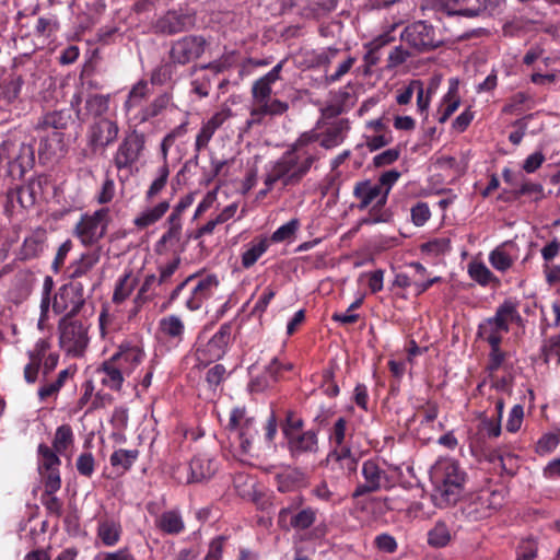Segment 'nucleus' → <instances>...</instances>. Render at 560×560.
<instances>
[{"mask_svg": "<svg viewBox=\"0 0 560 560\" xmlns=\"http://www.w3.org/2000/svg\"><path fill=\"white\" fill-rule=\"evenodd\" d=\"M318 139L319 135L314 131L302 133L275 162L267 174L265 185L268 189H271L277 182H281L284 187L299 185L320 158L315 145Z\"/></svg>", "mask_w": 560, "mask_h": 560, "instance_id": "1", "label": "nucleus"}, {"mask_svg": "<svg viewBox=\"0 0 560 560\" xmlns=\"http://www.w3.org/2000/svg\"><path fill=\"white\" fill-rule=\"evenodd\" d=\"M432 476L436 483L433 494L436 506L455 504L462 497L466 480V472L458 462L453 458L438 460Z\"/></svg>", "mask_w": 560, "mask_h": 560, "instance_id": "2", "label": "nucleus"}, {"mask_svg": "<svg viewBox=\"0 0 560 560\" xmlns=\"http://www.w3.org/2000/svg\"><path fill=\"white\" fill-rule=\"evenodd\" d=\"M522 317L517 304L505 300L500 304L493 316L479 323L477 337L490 345H501L503 336L509 332L511 323H520Z\"/></svg>", "mask_w": 560, "mask_h": 560, "instance_id": "3", "label": "nucleus"}, {"mask_svg": "<svg viewBox=\"0 0 560 560\" xmlns=\"http://www.w3.org/2000/svg\"><path fill=\"white\" fill-rule=\"evenodd\" d=\"M353 197L359 200L357 208L361 211L372 206L369 217L363 219L362 223L375 224L389 220V212L383 210L387 203L386 192H383L380 185H376L371 179L357 182L353 187Z\"/></svg>", "mask_w": 560, "mask_h": 560, "instance_id": "4", "label": "nucleus"}, {"mask_svg": "<svg viewBox=\"0 0 560 560\" xmlns=\"http://www.w3.org/2000/svg\"><path fill=\"white\" fill-rule=\"evenodd\" d=\"M0 162L5 163L11 176L22 177L35 164L34 144L16 138L0 144Z\"/></svg>", "mask_w": 560, "mask_h": 560, "instance_id": "5", "label": "nucleus"}, {"mask_svg": "<svg viewBox=\"0 0 560 560\" xmlns=\"http://www.w3.org/2000/svg\"><path fill=\"white\" fill-rule=\"evenodd\" d=\"M189 287V293L185 299V306L189 311H198L205 301L213 295L219 287V279L215 275L198 277L197 273L188 276L170 294V302H174L183 290Z\"/></svg>", "mask_w": 560, "mask_h": 560, "instance_id": "6", "label": "nucleus"}, {"mask_svg": "<svg viewBox=\"0 0 560 560\" xmlns=\"http://www.w3.org/2000/svg\"><path fill=\"white\" fill-rule=\"evenodd\" d=\"M317 509L304 505V498L296 495L280 509L277 525L284 532H304L310 529L317 520Z\"/></svg>", "mask_w": 560, "mask_h": 560, "instance_id": "7", "label": "nucleus"}, {"mask_svg": "<svg viewBox=\"0 0 560 560\" xmlns=\"http://www.w3.org/2000/svg\"><path fill=\"white\" fill-rule=\"evenodd\" d=\"M74 316L65 315L58 323L59 347L72 358H80L89 346V328Z\"/></svg>", "mask_w": 560, "mask_h": 560, "instance_id": "8", "label": "nucleus"}, {"mask_svg": "<svg viewBox=\"0 0 560 560\" xmlns=\"http://www.w3.org/2000/svg\"><path fill=\"white\" fill-rule=\"evenodd\" d=\"M110 223V211L101 208L92 213H84L73 228V235L85 247L97 245L106 235Z\"/></svg>", "mask_w": 560, "mask_h": 560, "instance_id": "9", "label": "nucleus"}, {"mask_svg": "<svg viewBox=\"0 0 560 560\" xmlns=\"http://www.w3.org/2000/svg\"><path fill=\"white\" fill-rule=\"evenodd\" d=\"M433 9L447 16L475 18L491 15L504 0H429Z\"/></svg>", "mask_w": 560, "mask_h": 560, "instance_id": "10", "label": "nucleus"}, {"mask_svg": "<svg viewBox=\"0 0 560 560\" xmlns=\"http://www.w3.org/2000/svg\"><path fill=\"white\" fill-rule=\"evenodd\" d=\"M144 133L133 129L127 132L113 154V164L117 171L131 172L145 151Z\"/></svg>", "mask_w": 560, "mask_h": 560, "instance_id": "11", "label": "nucleus"}, {"mask_svg": "<svg viewBox=\"0 0 560 560\" xmlns=\"http://www.w3.org/2000/svg\"><path fill=\"white\" fill-rule=\"evenodd\" d=\"M207 39L202 35H185L172 42L168 59L177 67L187 66L198 60L206 51Z\"/></svg>", "mask_w": 560, "mask_h": 560, "instance_id": "12", "label": "nucleus"}, {"mask_svg": "<svg viewBox=\"0 0 560 560\" xmlns=\"http://www.w3.org/2000/svg\"><path fill=\"white\" fill-rule=\"evenodd\" d=\"M84 281H73L63 284L55 295L52 310L57 314L66 313L69 316L78 315L85 304Z\"/></svg>", "mask_w": 560, "mask_h": 560, "instance_id": "13", "label": "nucleus"}, {"mask_svg": "<svg viewBox=\"0 0 560 560\" xmlns=\"http://www.w3.org/2000/svg\"><path fill=\"white\" fill-rule=\"evenodd\" d=\"M401 39L418 52L433 50L443 44L435 28L424 21L408 25L401 33Z\"/></svg>", "mask_w": 560, "mask_h": 560, "instance_id": "14", "label": "nucleus"}, {"mask_svg": "<svg viewBox=\"0 0 560 560\" xmlns=\"http://www.w3.org/2000/svg\"><path fill=\"white\" fill-rule=\"evenodd\" d=\"M117 121L109 118L95 119L88 128L86 144L94 153L105 152L118 138Z\"/></svg>", "mask_w": 560, "mask_h": 560, "instance_id": "15", "label": "nucleus"}, {"mask_svg": "<svg viewBox=\"0 0 560 560\" xmlns=\"http://www.w3.org/2000/svg\"><path fill=\"white\" fill-rule=\"evenodd\" d=\"M361 475L364 481L354 488L352 492L353 499L390 487V480L386 470L374 459L370 458L363 462Z\"/></svg>", "mask_w": 560, "mask_h": 560, "instance_id": "16", "label": "nucleus"}, {"mask_svg": "<svg viewBox=\"0 0 560 560\" xmlns=\"http://www.w3.org/2000/svg\"><path fill=\"white\" fill-rule=\"evenodd\" d=\"M232 323H224L211 339L197 349V359L200 362H212L220 360L226 352L231 341Z\"/></svg>", "mask_w": 560, "mask_h": 560, "instance_id": "17", "label": "nucleus"}, {"mask_svg": "<svg viewBox=\"0 0 560 560\" xmlns=\"http://www.w3.org/2000/svg\"><path fill=\"white\" fill-rule=\"evenodd\" d=\"M326 465L334 472L351 477L357 474L359 457L352 447L331 448L326 456Z\"/></svg>", "mask_w": 560, "mask_h": 560, "instance_id": "18", "label": "nucleus"}, {"mask_svg": "<svg viewBox=\"0 0 560 560\" xmlns=\"http://www.w3.org/2000/svg\"><path fill=\"white\" fill-rule=\"evenodd\" d=\"M154 32L162 35H175L194 27V18L182 11H167L160 16L154 25Z\"/></svg>", "mask_w": 560, "mask_h": 560, "instance_id": "19", "label": "nucleus"}, {"mask_svg": "<svg viewBox=\"0 0 560 560\" xmlns=\"http://www.w3.org/2000/svg\"><path fill=\"white\" fill-rule=\"evenodd\" d=\"M229 429H237L240 428V440L241 447L243 452L248 453L252 448V444L255 438L258 434V430L255 427V421L253 418L245 419V410L241 408H235L231 411L229 423Z\"/></svg>", "mask_w": 560, "mask_h": 560, "instance_id": "20", "label": "nucleus"}, {"mask_svg": "<svg viewBox=\"0 0 560 560\" xmlns=\"http://www.w3.org/2000/svg\"><path fill=\"white\" fill-rule=\"evenodd\" d=\"M231 109L224 108L214 113L208 120L202 122L195 140L196 162L200 151L208 147L215 131L231 117Z\"/></svg>", "mask_w": 560, "mask_h": 560, "instance_id": "21", "label": "nucleus"}, {"mask_svg": "<svg viewBox=\"0 0 560 560\" xmlns=\"http://www.w3.org/2000/svg\"><path fill=\"white\" fill-rule=\"evenodd\" d=\"M186 483L202 482L212 478L218 471L217 460L208 454H198L188 465Z\"/></svg>", "mask_w": 560, "mask_h": 560, "instance_id": "22", "label": "nucleus"}, {"mask_svg": "<svg viewBox=\"0 0 560 560\" xmlns=\"http://www.w3.org/2000/svg\"><path fill=\"white\" fill-rule=\"evenodd\" d=\"M288 450L293 457L304 454H314L318 451V436L314 430L291 434L285 432Z\"/></svg>", "mask_w": 560, "mask_h": 560, "instance_id": "23", "label": "nucleus"}, {"mask_svg": "<svg viewBox=\"0 0 560 560\" xmlns=\"http://www.w3.org/2000/svg\"><path fill=\"white\" fill-rule=\"evenodd\" d=\"M100 259V248L81 254V256L72 261L68 268L70 280L84 281L86 284L90 283L91 278L89 275L98 264Z\"/></svg>", "mask_w": 560, "mask_h": 560, "instance_id": "24", "label": "nucleus"}, {"mask_svg": "<svg viewBox=\"0 0 560 560\" xmlns=\"http://www.w3.org/2000/svg\"><path fill=\"white\" fill-rule=\"evenodd\" d=\"M285 60L279 61L269 72L257 79L252 85V96L254 102L259 105L270 98L272 85L280 80V73Z\"/></svg>", "mask_w": 560, "mask_h": 560, "instance_id": "25", "label": "nucleus"}, {"mask_svg": "<svg viewBox=\"0 0 560 560\" xmlns=\"http://www.w3.org/2000/svg\"><path fill=\"white\" fill-rule=\"evenodd\" d=\"M113 357L124 373L129 376L142 363L145 354L138 346L122 343Z\"/></svg>", "mask_w": 560, "mask_h": 560, "instance_id": "26", "label": "nucleus"}, {"mask_svg": "<svg viewBox=\"0 0 560 560\" xmlns=\"http://www.w3.org/2000/svg\"><path fill=\"white\" fill-rule=\"evenodd\" d=\"M66 152V143L62 131H49L43 136L38 155L40 161H50L63 155Z\"/></svg>", "mask_w": 560, "mask_h": 560, "instance_id": "27", "label": "nucleus"}, {"mask_svg": "<svg viewBox=\"0 0 560 560\" xmlns=\"http://www.w3.org/2000/svg\"><path fill=\"white\" fill-rule=\"evenodd\" d=\"M47 232L45 229L38 228L26 236L19 250V259L31 260L39 257L46 248Z\"/></svg>", "mask_w": 560, "mask_h": 560, "instance_id": "28", "label": "nucleus"}, {"mask_svg": "<svg viewBox=\"0 0 560 560\" xmlns=\"http://www.w3.org/2000/svg\"><path fill=\"white\" fill-rule=\"evenodd\" d=\"M459 105V81L452 78L448 80V90L443 96L436 113L439 122L444 124L458 109Z\"/></svg>", "mask_w": 560, "mask_h": 560, "instance_id": "29", "label": "nucleus"}, {"mask_svg": "<svg viewBox=\"0 0 560 560\" xmlns=\"http://www.w3.org/2000/svg\"><path fill=\"white\" fill-rule=\"evenodd\" d=\"M354 427L350 419L339 417L329 430L328 440L331 448L351 447L350 442Z\"/></svg>", "mask_w": 560, "mask_h": 560, "instance_id": "30", "label": "nucleus"}, {"mask_svg": "<svg viewBox=\"0 0 560 560\" xmlns=\"http://www.w3.org/2000/svg\"><path fill=\"white\" fill-rule=\"evenodd\" d=\"M183 222L175 218H167L166 231L155 243V252L159 255L166 254L172 247L176 246L182 240Z\"/></svg>", "mask_w": 560, "mask_h": 560, "instance_id": "31", "label": "nucleus"}, {"mask_svg": "<svg viewBox=\"0 0 560 560\" xmlns=\"http://www.w3.org/2000/svg\"><path fill=\"white\" fill-rule=\"evenodd\" d=\"M103 374L102 384L113 390H120L124 383L125 373L117 364V361L112 355L108 360L104 361L97 370Z\"/></svg>", "mask_w": 560, "mask_h": 560, "instance_id": "32", "label": "nucleus"}, {"mask_svg": "<svg viewBox=\"0 0 560 560\" xmlns=\"http://www.w3.org/2000/svg\"><path fill=\"white\" fill-rule=\"evenodd\" d=\"M71 120L68 110H55L45 114L36 124L35 129L43 132L62 131Z\"/></svg>", "mask_w": 560, "mask_h": 560, "instance_id": "33", "label": "nucleus"}, {"mask_svg": "<svg viewBox=\"0 0 560 560\" xmlns=\"http://www.w3.org/2000/svg\"><path fill=\"white\" fill-rule=\"evenodd\" d=\"M348 130V119H340L332 122L322 135L320 147L327 150L338 147L343 142Z\"/></svg>", "mask_w": 560, "mask_h": 560, "instance_id": "34", "label": "nucleus"}, {"mask_svg": "<svg viewBox=\"0 0 560 560\" xmlns=\"http://www.w3.org/2000/svg\"><path fill=\"white\" fill-rule=\"evenodd\" d=\"M171 205L168 200H163L153 207L144 209L139 215L133 219V224L143 230L159 222L168 211Z\"/></svg>", "mask_w": 560, "mask_h": 560, "instance_id": "35", "label": "nucleus"}, {"mask_svg": "<svg viewBox=\"0 0 560 560\" xmlns=\"http://www.w3.org/2000/svg\"><path fill=\"white\" fill-rule=\"evenodd\" d=\"M32 279L26 273L20 272L14 276L12 285L8 291L10 302L19 305L27 300L32 292Z\"/></svg>", "mask_w": 560, "mask_h": 560, "instance_id": "36", "label": "nucleus"}, {"mask_svg": "<svg viewBox=\"0 0 560 560\" xmlns=\"http://www.w3.org/2000/svg\"><path fill=\"white\" fill-rule=\"evenodd\" d=\"M155 525L160 530L168 535H178L185 529L184 520L177 510L163 512L155 520Z\"/></svg>", "mask_w": 560, "mask_h": 560, "instance_id": "37", "label": "nucleus"}, {"mask_svg": "<svg viewBox=\"0 0 560 560\" xmlns=\"http://www.w3.org/2000/svg\"><path fill=\"white\" fill-rule=\"evenodd\" d=\"M138 282L139 279L132 270H126L116 282L112 298L113 302L120 304L126 301L138 285Z\"/></svg>", "mask_w": 560, "mask_h": 560, "instance_id": "38", "label": "nucleus"}, {"mask_svg": "<svg viewBox=\"0 0 560 560\" xmlns=\"http://www.w3.org/2000/svg\"><path fill=\"white\" fill-rule=\"evenodd\" d=\"M121 536V526L119 522L105 518L101 520L97 525V537L106 547L115 546Z\"/></svg>", "mask_w": 560, "mask_h": 560, "instance_id": "39", "label": "nucleus"}, {"mask_svg": "<svg viewBox=\"0 0 560 560\" xmlns=\"http://www.w3.org/2000/svg\"><path fill=\"white\" fill-rule=\"evenodd\" d=\"M159 329L164 338L179 342L183 340L185 325L178 316L168 315L160 319Z\"/></svg>", "mask_w": 560, "mask_h": 560, "instance_id": "40", "label": "nucleus"}, {"mask_svg": "<svg viewBox=\"0 0 560 560\" xmlns=\"http://www.w3.org/2000/svg\"><path fill=\"white\" fill-rule=\"evenodd\" d=\"M268 238H259L250 242L242 254V266L246 269L254 266L257 260L267 252Z\"/></svg>", "mask_w": 560, "mask_h": 560, "instance_id": "41", "label": "nucleus"}, {"mask_svg": "<svg viewBox=\"0 0 560 560\" xmlns=\"http://www.w3.org/2000/svg\"><path fill=\"white\" fill-rule=\"evenodd\" d=\"M163 284L159 281L155 273L147 275L141 283L137 295L133 300L137 306L143 305L145 302L158 295L156 289Z\"/></svg>", "mask_w": 560, "mask_h": 560, "instance_id": "42", "label": "nucleus"}, {"mask_svg": "<svg viewBox=\"0 0 560 560\" xmlns=\"http://www.w3.org/2000/svg\"><path fill=\"white\" fill-rule=\"evenodd\" d=\"M36 185L39 186V183L30 182L27 185L11 189L8 191V199L10 201L16 199L22 208H28L35 203Z\"/></svg>", "mask_w": 560, "mask_h": 560, "instance_id": "43", "label": "nucleus"}, {"mask_svg": "<svg viewBox=\"0 0 560 560\" xmlns=\"http://www.w3.org/2000/svg\"><path fill=\"white\" fill-rule=\"evenodd\" d=\"M171 97L164 93L155 97L148 106L142 108L137 115V119L140 124L150 120L159 116L170 104Z\"/></svg>", "mask_w": 560, "mask_h": 560, "instance_id": "44", "label": "nucleus"}, {"mask_svg": "<svg viewBox=\"0 0 560 560\" xmlns=\"http://www.w3.org/2000/svg\"><path fill=\"white\" fill-rule=\"evenodd\" d=\"M468 275L478 284L486 287L490 283H499V279L481 261H471L468 264Z\"/></svg>", "mask_w": 560, "mask_h": 560, "instance_id": "45", "label": "nucleus"}, {"mask_svg": "<svg viewBox=\"0 0 560 560\" xmlns=\"http://www.w3.org/2000/svg\"><path fill=\"white\" fill-rule=\"evenodd\" d=\"M139 456L138 450H116L109 457L113 468L121 469L122 472L129 470Z\"/></svg>", "mask_w": 560, "mask_h": 560, "instance_id": "46", "label": "nucleus"}, {"mask_svg": "<svg viewBox=\"0 0 560 560\" xmlns=\"http://www.w3.org/2000/svg\"><path fill=\"white\" fill-rule=\"evenodd\" d=\"M508 245L509 243H503L489 254V262L495 270L501 272L509 270L514 262L512 256L505 250Z\"/></svg>", "mask_w": 560, "mask_h": 560, "instance_id": "47", "label": "nucleus"}, {"mask_svg": "<svg viewBox=\"0 0 560 560\" xmlns=\"http://www.w3.org/2000/svg\"><path fill=\"white\" fill-rule=\"evenodd\" d=\"M109 108V95L93 94L90 95L85 101V109L88 114L93 116L95 119L104 118Z\"/></svg>", "mask_w": 560, "mask_h": 560, "instance_id": "48", "label": "nucleus"}, {"mask_svg": "<svg viewBox=\"0 0 560 560\" xmlns=\"http://www.w3.org/2000/svg\"><path fill=\"white\" fill-rule=\"evenodd\" d=\"M150 93L149 83L144 80L137 82L129 91L128 97L124 103V109L130 112L132 108L139 106Z\"/></svg>", "mask_w": 560, "mask_h": 560, "instance_id": "49", "label": "nucleus"}, {"mask_svg": "<svg viewBox=\"0 0 560 560\" xmlns=\"http://www.w3.org/2000/svg\"><path fill=\"white\" fill-rule=\"evenodd\" d=\"M74 442V435L69 424H62L56 429L52 440L54 450L62 455Z\"/></svg>", "mask_w": 560, "mask_h": 560, "instance_id": "50", "label": "nucleus"}, {"mask_svg": "<svg viewBox=\"0 0 560 560\" xmlns=\"http://www.w3.org/2000/svg\"><path fill=\"white\" fill-rule=\"evenodd\" d=\"M177 66L168 59L167 62L159 65L151 72L150 81L154 85H163L173 80Z\"/></svg>", "mask_w": 560, "mask_h": 560, "instance_id": "51", "label": "nucleus"}, {"mask_svg": "<svg viewBox=\"0 0 560 560\" xmlns=\"http://www.w3.org/2000/svg\"><path fill=\"white\" fill-rule=\"evenodd\" d=\"M451 541V533L443 522H436L428 532V544L434 548L445 547Z\"/></svg>", "mask_w": 560, "mask_h": 560, "instance_id": "52", "label": "nucleus"}, {"mask_svg": "<svg viewBox=\"0 0 560 560\" xmlns=\"http://www.w3.org/2000/svg\"><path fill=\"white\" fill-rule=\"evenodd\" d=\"M37 452L42 458L38 465L39 471L48 469H59L61 460L58 456V453L55 450H51L48 445L42 443L38 445Z\"/></svg>", "mask_w": 560, "mask_h": 560, "instance_id": "53", "label": "nucleus"}, {"mask_svg": "<svg viewBox=\"0 0 560 560\" xmlns=\"http://www.w3.org/2000/svg\"><path fill=\"white\" fill-rule=\"evenodd\" d=\"M170 176L168 164L163 163L156 171V177L145 191V200L150 201L158 196L166 186Z\"/></svg>", "mask_w": 560, "mask_h": 560, "instance_id": "54", "label": "nucleus"}, {"mask_svg": "<svg viewBox=\"0 0 560 560\" xmlns=\"http://www.w3.org/2000/svg\"><path fill=\"white\" fill-rule=\"evenodd\" d=\"M451 249V240L448 237H436L420 245L423 255L438 257L444 255Z\"/></svg>", "mask_w": 560, "mask_h": 560, "instance_id": "55", "label": "nucleus"}, {"mask_svg": "<svg viewBox=\"0 0 560 560\" xmlns=\"http://www.w3.org/2000/svg\"><path fill=\"white\" fill-rule=\"evenodd\" d=\"M44 483L46 494H55L61 488V477L59 469H48L39 471Z\"/></svg>", "mask_w": 560, "mask_h": 560, "instance_id": "56", "label": "nucleus"}, {"mask_svg": "<svg viewBox=\"0 0 560 560\" xmlns=\"http://www.w3.org/2000/svg\"><path fill=\"white\" fill-rule=\"evenodd\" d=\"M23 84L24 81L21 75L11 74L4 83V97L10 102L16 100L21 93Z\"/></svg>", "mask_w": 560, "mask_h": 560, "instance_id": "57", "label": "nucleus"}, {"mask_svg": "<svg viewBox=\"0 0 560 560\" xmlns=\"http://www.w3.org/2000/svg\"><path fill=\"white\" fill-rule=\"evenodd\" d=\"M537 542L532 539H523L516 548V560H535L537 558Z\"/></svg>", "mask_w": 560, "mask_h": 560, "instance_id": "58", "label": "nucleus"}, {"mask_svg": "<svg viewBox=\"0 0 560 560\" xmlns=\"http://www.w3.org/2000/svg\"><path fill=\"white\" fill-rule=\"evenodd\" d=\"M50 341L48 339H38L33 349L27 351L28 359L39 365L48 355V351L50 350Z\"/></svg>", "mask_w": 560, "mask_h": 560, "instance_id": "59", "label": "nucleus"}, {"mask_svg": "<svg viewBox=\"0 0 560 560\" xmlns=\"http://www.w3.org/2000/svg\"><path fill=\"white\" fill-rule=\"evenodd\" d=\"M78 472L83 477H91L95 470V459L92 453L86 452L78 456L75 462Z\"/></svg>", "mask_w": 560, "mask_h": 560, "instance_id": "60", "label": "nucleus"}, {"mask_svg": "<svg viewBox=\"0 0 560 560\" xmlns=\"http://www.w3.org/2000/svg\"><path fill=\"white\" fill-rule=\"evenodd\" d=\"M363 303V296L357 299L352 302L345 313H335L332 315V320L338 322L343 325L353 324L359 319V315L352 313L354 310L359 308Z\"/></svg>", "mask_w": 560, "mask_h": 560, "instance_id": "61", "label": "nucleus"}, {"mask_svg": "<svg viewBox=\"0 0 560 560\" xmlns=\"http://www.w3.org/2000/svg\"><path fill=\"white\" fill-rule=\"evenodd\" d=\"M411 221L417 226H423L431 217V211L427 202L419 201L410 210Z\"/></svg>", "mask_w": 560, "mask_h": 560, "instance_id": "62", "label": "nucleus"}, {"mask_svg": "<svg viewBox=\"0 0 560 560\" xmlns=\"http://www.w3.org/2000/svg\"><path fill=\"white\" fill-rule=\"evenodd\" d=\"M260 112L267 113L268 116H279L283 115L289 109V104L287 102L280 101L278 98H268L265 103L259 104Z\"/></svg>", "mask_w": 560, "mask_h": 560, "instance_id": "63", "label": "nucleus"}, {"mask_svg": "<svg viewBox=\"0 0 560 560\" xmlns=\"http://www.w3.org/2000/svg\"><path fill=\"white\" fill-rule=\"evenodd\" d=\"M299 229V220L292 219L285 224L279 226L271 235L273 242H283L294 235Z\"/></svg>", "mask_w": 560, "mask_h": 560, "instance_id": "64", "label": "nucleus"}]
</instances>
